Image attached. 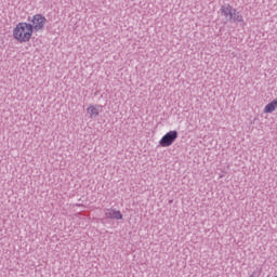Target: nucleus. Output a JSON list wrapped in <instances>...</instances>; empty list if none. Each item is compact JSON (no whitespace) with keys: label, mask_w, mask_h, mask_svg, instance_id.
<instances>
[{"label":"nucleus","mask_w":277,"mask_h":277,"mask_svg":"<svg viewBox=\"0 0 277 277\" xmlns=\"http://www.w3.org/2000/svg\"><path fill=\"white\" fill-rule=\"evenodd\" d=\"M31 36H34L31 24L27 22L18 23L13 29V38L17 40V42H29L31 40Z\"/></svg>","instance_id":"1"},{"label":"nucleus","mask_w":277,"mask_h":277,"mask_svg":"<svg viewBox=\"0 0 277 277\" xmlns=\"http://www.w3.org/2000/svg\"><path fill=\"white\" fill-rule=\"evenodd\" d=\"M221 14L225 16L228 23H243V16L237 12L230 4L221 6Z\"/></svg>","instance_id":"2"},{"label":"nucleus","mask_w":277,"mask_h":277,"mask_svg":"<svg viewBox=\"0 0 277 277\" xmlns=\"http://www.w3.org/2000/svg\"><path fill=\"white\" fill-rule=\"evenodd\" d=\"M177 137H179V132L176 130L169 131L159 141V146H161L162 148H168L169 146H172L174 142H176Z\"/></svg>","instance_id":"3"},{"label":"nucleus","mask_w":277,"mask_h":277,"mask_svg":"<svg viewBox=\"0 0 277 277\" xmlns=\"http://www.w3.org/2000/svg\"><path fill=\"white\" fill-rule=\"evenodd\" d=\"M30 23L32 31H42L47 25V17L41 14H36L31 17Z\"/></svg>","instance_id":"4"},{"label":"nucleus","mask_w":277,"mask_h":277,"mask_svg":"<svg viewBox=\"0 0 277 277\" xmlns=\"http://www.w3.org/2000/svg\"><path fill=\"white\" fill-rule=\"evenodd\" d=\"M104 215L106 220H122V212L114 208L104 209Z\"/></svg>","instance_id":"5"},{"label":"nucleus","mask_w":277,"mask_h":277,"mask_svg":"<svg viewBox=\"0 0 277 277\" xmlns=\"http://www.w3.org/2000/svg\"><path fill=\"white\" fill-rule=\"evenodd\" d=\"M101 109H103L101 105H91L87 108V114H89L91 119L98 118Z\"/></svg>","instance_id":"6"},{"label":"nucleus","mask_w":277,"mask_h":277,"mask_svg":"<svg viewBox=\"0 0 277 277\" xmlns=\"http://www.w3.org/2000/svg\"><path fill=\"white\" fill-rule=\"evenodd\" d=\"M276 107H277V98L274 100L273 102L268 103L264 107V114H272V113L276 111Z\"/></svg>","instance_id":"7"}]
</instances>
